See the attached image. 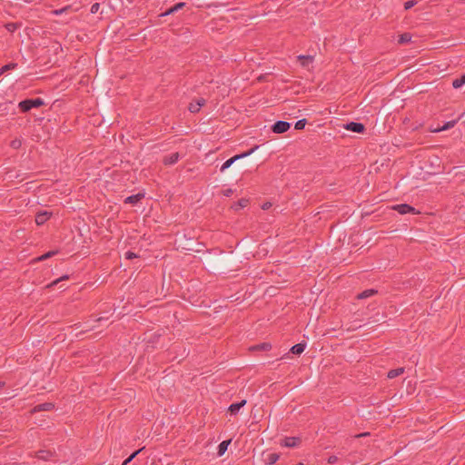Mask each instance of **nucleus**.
Segmentation results:
<instances>
[{"label": "nucleus", "instance_id": "1", "mask_svg": "<svg viewBox=\"0 0 465 465\" xmlns=\"http://www.w3.org/2000/svg\"><path fill=\"white\" fill-rule=\"evenodd\" d=\"M270 148L271 146L267 143L255 145L250 150L236 154L225 161L220 172H225L224 179L226 181L236 179L243 169L260 161Z\"/></svg>", "mask_w": 465, "mask_h": 465}, {"label": "nucleus", "instance_id": "2", "mask_svg": "<svg viewBox=\"0 0 465 465\" xmlns=\"http://www.w3.org/2000/svg\"><path fill=\"white\" fill-rule=\"evenodd\" d=\"M241 262L242 260L235 251H231L228 253L221 251L218 256L209 257L206 260L207 266L213 272L224 271Z\"/></svg>", "mask_w": 465, "mask_h": 465}, {"label": "nucleus", "instance_id": "3", "mask_svg": "<svg viewBox=\"0 0 465 465\" xmlns=\"http://www.w3.org/2000/svg\"><path fill=\"white\" fill-rule=\"evenodd\" d=\"M253 246L254 243L251 240L243 238L237 242L235 252L239 254L242 260H249L251 256H253Z\"/></svg>", "mask_w": 465, "mask_h": 465}, {"label": "nucleus", "instance_id": "4", "mask_svg": "<svg viewBox=\"0 0 465 465\" xmlns=\"http://www.w3.org/2000/svg\"><path fill=\"white\" fill-rule=\"evenodd\" d=\"M45 104L42 98L25 99L18 104V107L22 113H27L33 108H39Z\"/></svg>", "mask_w": 465, "mask_h": 465}, {"label": "nucleus", "instance_id": "5", "mask_svg": "<svg viewBox=\"0 0 465 465\" xmlns=\"http://www.w3.org/2000/svg\"><path fill=\"white\" fill-rule=\"evenodd\" d=\"M177 249L191 251L195 247L194 241L192 238H186L185 235H180L176 241Z\"/></svg>", "mask_w": 465, "mask_h": 465}, {"label": "nucleus", "instance_id": "6", "mask_svg": "<svg viewBox=\"0 0 465 465\" xmlns=\"http://www.w3.org/2000/svg\"><path fill=\"white\" fill-rule=\"evenodd\" d=\"M392 210L397 211L401 214L413 213L417 214L420 212L416 211L414 207L408 203L396 204L391 207Z\"/></svg>", "mask_w": 465, "mask_h": 465}, {"label": "nucleus", "instance_id": "7", "mask_svg": "<svg viewBox=\"0 0 465 465\" xmlns=\"http://www.w3.org/2000/svg\"><path fill=\"white\" fill-rule=\"evenodd\" d=\"M290 128L291 124L285 121H277L271 126V130L274 134H283Z\"/></svg>", "mask_w": 465, "mask_h": 465}, {"label": "nucleus", "instance_id": "8", "mask_svg": "<svg viewBox=\"0 0 465 465\" xmlns=\"http://www.w3.org/2000/svg\"><path fill=\"white\" fill-rule=\"evenodd\" d=\"M302 443V439L300 437H285L281 441V446L287 448H294L299 446Z\"/></svg>", "mask_w": 465, "mask_h": 465}, {"label": "nucleus", "instance_id": "9", "mask_svg": "<svg viewBox=\"0 0 465 465\" xmlns=\"http://www.w3.org/2000/svg\"><path fill=\"white\" fill-rule=\"evenodd\" d=\"M206 104V100L204 98H197V99H194L193 100L190 104H189V106H188V110L191 112V113H198L200 111V109L205 105Z\"/></svg>", "mask_w": 465, "mask_h": 465}, {"label": "nucleus", "instance_id": "10", "mask_svg": "<svg viewBox=\"0 0 465 465\" xmlns=\"http://www.w3.org/2000/svg\"><path fill=\"white\" fill-rule=\"evenodd\" d=\"M344 128L348 131L362 134L365 131V126L361 123L350 122L344 124Z\"/></svg>", "mask_w": 465, "mask_h": 465}, {"label": "nucleus", "instance_id": "11", "mask_svg": "<svg viewBox=\"0 0 465 465\" xmlns=\"http://www.w3.org/2000/svg\"><path fill=\"white\" fill-rule=\"evenodd\" d=\"M54 456V451H52L50 450H40L37 452H35V457L38 460H42L45 461L50 460Z\"/></svg>", "mask_w": 465, "mask_h": 465}, {"label": "nucleus", "instance_id": "12", "mask_svg": "<svg viewBox=\"0 0 465 465\" xmlns=\"http://www.w3.org/2000/svg\"><path fill=\"white\" fill-rule=\"evenodd\" d=\"M186 4L184 2H179L173 6L169 7L166 11L162 13L160 16H166L170 15H173L174 13L178 12L179 10L183 9Z\"/></svg>", "mask_w": 465, "mask_h": 465}, {"label": "nucleus", "instance_id": "13", "mask_svg": "<svg viewBox=\"0 0 465 465\" xmlns=\"http://www.w3.org/2000/svg\"><path fill=\"white\" fill-rule=\"evenodd\" d=\"M145 196L144 193H138L136 194L130 195L124 199V203H130L132 205L137 204Z\"/></svg>", "mask_w": 465, "mask_h": 465}, {"label": "nucleus", "instance_id": "14", "mask_svg": "<svg viewBox=\"0 0 465 465\" xmlns=\"http://www.w3.org/2000/svg\"><path fill=\"white\" fill-rule=\"evenodd\" d=\"M246 403H247L246 400H242L241 401L232 403L228 408V411L230 412L231 415H236L239 412V411L241 410V408L245 406Z\"/></svg>", "mask_w": 465, "mask_h": 465}, {"label": "nucleus", "instance_id": "15", "mask_svg": "<svg viewBox=\"0 0 465 465\" xmlns=\"http://www.w3.org/2000/svg\"><path fill=\"white\" fill-rule=\"evenodd\" d=\"M52 213L46 211L39 212L35 215V223L37 225L44 224L50 217Z\"/></svg>", "mask_w": 465, "mask_h": 465}, {"label": "nucleus", "instance_id": "16", "mask_svg": "<svg viewBox=\"0 0 465 465\" xmlns=\"http://www.w3.org/2000/svg\"><path fill=\"white\" fill-rule=\"evenodd\" d=\"M54 409V404L52 402H44L34 407V412L50 411Z\"/></svg>", "mask_w": 465, "mask_h": 465}, {"label": "nucleus", "instance_id": "17", "mask_svg": "<svg viewBox=\"0 0 465 465\" xmlns=\"http://www.w3.org/2000/svg\"><path fill=\"white\" fill-rule=\"evenodd\" d=\"M179 157H180L179 153H171V154L166 155V156L163 157V163L164 165L174 164V163H176L178 162Z\"/></svg>", "mask_w": 465, "mask_h": 465}, {"label": "nucleus", "instance_id": "18", "mask_svg": "<svg viewBox=\"0 0 465 465\" xmlns=\"http://www.w3.org/2000/svg\"><path fill=\"white\" fill-rule=\"evenodd\" d=\"M271 349H272V344H271V342H267V341L252 345L249 348V350L251 351H270Z\"/></svg>", "mask_w": 465, "mask_h": 465}, {"label": "nucleus", "instance_id": "19", "mask_svg": "<svg viewBox=\"0 0 465 465\" xmlns=\"http://www.w3.org/2000/svg\"><path fill=\"white\" fill-rule=\"evenodd\" d=\"M305 348H306V341H302V342H299V343L293 345L290 349V352H292V354H295V355H300L304 351Z\"/></svg>", "mask_w": 465, "mask_h": 465}, {"label": "nucleus", "instance_id": "20", "mask_svg": "<svg viewBox=\"0 0 465 465\" xmlns=\"http://www.w3.org/2000/svg\"><path fill=\"white\" fill-rule=\"evenodd\" d=\"M298 61L300 62L301 65L302 67L308 66L310 64L313 62V56L312 55H303L301 54L297 57Z\"/></svg>", "mask_w": 465, "mask_h": 465}, {"label": "nucleus", "instance_id": "21", "mask_svg": "<svg viewBox=\"0 0 465 465\" xmlns=\"http://www.w3.org/2000/svg\"><path fill=\"white\" fill-rule=\"evenodd\" d=\"M249 200L248 199H245V198H242L240 200H238L237 202H235L232 205V208L234 210V211H239L244 207H246L248 204H249Z\"/></svg>", "mask_w": 465, "mask_h": 465}, {"label": "nucleus", "instance_id": "22", "mask_svg": "<svg viewBox=\"0 0 465 465\" xmlns=\"http://www.w3.org/2000/svg\"><path fill=\"white\" fill-rule=\"evenodd\" d=\"M378 293V291L375 290V289H368V290H365L361 292H360L359 294H357L356 298L358 300H362V299H366V298H369L374 294Z\"/></svg>", "mask_w": 465, "mask_h": 465}, {"label": "nucleus", "instance_id": "23", "mask_svg": "<svg viewBox=\"0 0 465 465\" xmlns=\"http://www.w3.org/2000/svg\"><path fill=\"white\" fill-rule=\"evenodd\" d=\"M405 371V369L403 367H400L397 369H393L388 371L387 377L389 379H394L400 375H401Z\"/></svg>", "mask_w": 465, "mask_h": 465}, {"label": "nucleus", "instance_id": "24", "mask_svg": "<svg viewBox=\"0 0 465 465\" xmlns=\"http://www.w3.org/2000/svg\"><path fill=\"white\" fill-rule=\"evenodd\" d=\"M232 440H226L222 441L218 446V455L223 456L227 450L228 446L230 445Z\"/></svg>", "mask_w": 465, "mask_h": 465}, {"label": "nucleus", "instance_id": "25", "mask_svg": "<svg viewBox=\"0 0 465 465\" xmlns=\"http://www.w3.org/2000/svg\"><path fill=\"white\" fill-rule=\"evenodd\" d=\"M465 84V74H461L460 77L456 78L452 81V87L459 89Z\"/></svg>", "mask_w": 465, "mask_h": 465}, {"label": "nucleus", "instance_id": "26", "mask_svg": "<svg viewBox=\"0 0 465 465\" xmlns=\"http://www.w3.org/2000/svg\"><path fill=\"white\" fill-rule=\"evenodd\" d=\"M4 26L8 32L14 33L15 30H17L18 28H20L22 26V23L10 22V23H6Z\"/></svg>", "mask_w": 465, "mask_h": 465}, {"label": "nucleus", "instance_id": "27", "mask_svg": "<svg viewBox=\"0 0 465 465\" xmlns=\"http://www.w3.org/2000/svg\"><path fill=\"white\" fill-rule=\"evenodd\" d=\"M56 253H58V251L55 250V251H49L45 253H44L43 255L37 257L35 259V262H41V261H45L46 259H49L53 256H54Z\"/></svg>", "mask_w": 465, "mask_h": 465}, {"label": "nucleus", "instance_id": "28", "mask_svg": "<svg viewBox=\"0 0 465 465\" xmlns=\"http://www.w3.org/2000/svg\"><path fill=\"white\" fill-rule=\"evenodd\" d=\"M411 35L410 33H403L399 36L398 43L401 45L411 42Z\"/></svg>", "mask_w": 465, "mask_h": 465}, {"label": "nucleus", "instance_id": "29", "mask_svg": "<svg viewBox=\"0 0 465 465\" xmlns=\"http://www.w3.org/2000/svg\"><path fill=\"white\" fill-rule=\"evenodd\" d=\"M280 458V454L278 453H271L269 454L267 460H265V463L268 465L274 464Z\"/></svg>", "mask_w": 465, "mask_h": 465}, {"label": "nucleus", "instance_id": "30", "mask_svg": "<svg viewBox=\"0 0 465 465\" xmlns=\"http://www.w3.org/2000/svg\"><path fill=\"white\" fill-rule=\"evenodd\" d=\"M17 66V64L15 63H9L4 66H2L0 68V75L4 74L5 72L9 71V70H13L15 68H16Z\"/></svg>", "mask_w": 465, "mask_h": 465}, {"label": "nucleus", "instance_id": "31", "mask_svg": "<svg viewBox=\"0 0 465 465\" xmlns=\"http://www.w3.org/2000/svg\"><path fill=\"white\" fill-rule=\"evenodd\" d=\"M143 448L142 449H139L135 451H134L128 458H126L124 462L122 463V465H128V463H130L137 455L138 453H140L142 450H143Z\"/></svg>", "mask_w": 465, "mask_h": 465}, {"label": "nucleus", "instance_id": "32", "mask_svg": "<svg viewBox=\"0 0 465 465\" xmlns=\"http://www.w3.org/2000/svg\"><path fill=\"white\" fill-rule=\"evenodd\" d=\"M70 278V276L68 274H64L63 276H61L60 278L53 281L50 284H48L46 287L47 288H52L55 285H57L60 282L62 281H64V280H68Z\"/></svg>", "mask_w": 465, "mask_h": 465}, {"label": "nucleus", "instance_id": "33", "mask_svg": "<svg viewBox=\"0 0 465 465\" xmlns=\"http://www.w3.org/2000/svg\"><path fill=\"white\" fill-rule=\"evenodd\" d=\"M306 124H307V120L305 118L301 119L296 122L294 128H295V130H302V129H304Z\"/></svg>", "mask_w": 465, "mask_h": 465}, {"label": "nucleus", "instance_id": "34", "mask_svg": "<svg viewBox=\"0 0 465 465\" xmlns=\"http://www.w3.org/2000/svg\"><path fill=\"white\" fill-rule=\"evenodd\" d=\"M458 123V120H452L446 122L440 128V130H449L455 126V124Z\"/></svg>", "mask_w": 465, "mask_h": 465}, {"label": "nucleus", "instance_id": "35", "mask_svg": "<svg viewBox=\"0 0 465 465\" xmlns=\"http://www.w3.org/2000/svg\"><path fill=\"white\" fill-rule=\"evenodd\" d=\"M417 3H418L417 0H409V1L404 3V9L405 10H409L411 7H413L415 5H417Z\"/></svg>", "mask_w": 465, "mask_h": 465}, {"label": "nucleus", "instance_id": "36", "mask_svg": "<svg viewBox=\"0 0 465 465\" xmlns=\"http://www.w3.org/2000/svg\"><path fill=\"white\" fill-rule=\"evenodd\" d=\"M136 257H138V255L131 251L125 252V259L127 260H132Z\"/></svg>", "mask_w": 465, "mask_h": 465}, {"label": "nucleus", "instance_id": "37", "mask_svg": "<svg viewBox=\"0 0 465 465\" xmlns=\"http://www.w3.org/2000/svg\"><path fill=\"white\" fill-rule=\"evenodd\" d=\"M99 8H100V4L99 3H94L91 6V13L92 14H96L98 12Z\"/></svg>", "mask_w": 465, "mask_h": 465}, {"label": "nucleus", "instance_id": "38", "mask_svg": "<svg viewBox=\"0 0 465 465\" xmlns=\"http://www.w3.org/2000/svg\"><path fill=\"white\" fill-rule=\"evenodd\" d=\"M453 170H457L456 174H458V173H463V172H465V166H464V165H460V166H454V167H453Z\"/></svg>", "mask_w": 465, "mask_h": 465}, {"label": "nucleus", "instance_id": "39", "mask_svg": "<svg viewBox=\"0 0 465 465\" xmlns=\"http://www.w3.org/2000/svg\"><path fill=\"white\" fill-rule=\"evenodd\" d=\"M337 460H338V458L335 455H331L328 458V463H330V464H333V463L337 462Z\"/></svg>", "mask_w": 465, "mask_h": 465}, {"label": "nucleus", "instance_id": "40", "mask_svg": "<svg viewBox=\"0 0 465 465\" xmlns=\"http://www.w3.org/2000/svg\"><path fill=\"white\" fill-rule=\"evenodd\" d=\"M20 145H21V142L19 140H14L11 143V146L13 148H18V147H20Z\"/></svg>", "mask_w": 465, "mask_h": 465}, {"label": "nucleus", "instance_id": "41", "mask_svg": "<svg viewBox=\"0 0 465 465\" xmlns=\"http://www.w3.org/2000/svg\"><path fill=\"white\" fill-rule=\"evenodd\" d=\"M272 203L270 202H265L263 203V204L262 205V210H269L271 207H272Z\"/></svg>", "mask_w": 465, "mask_h": 465}, {"label": "nucleus", "instance_id": "42", "mask_svg": "<svg viewBox=\"0 0 465 465\" xmlns=\"http://www.w3.org/2000/svg\"><path fill=\"white\" fill-rule=\"evenodd\" d=\"M232 193H233V190L231 188L223 191V195L227 196V197L231 196Z\"/></svg>", "mask_w": 465, "mask_h": 465}, {"label": "nucleus", "instance_id": "43", "mask_svg": "<svg viewBox=\"0 0 465 465\" xmlns=\"http://www.w3.org/2000/svg\"><path fill=\"white\" fill-rule=\"evenodd\" d=\"M370 435H371L370 432H362V433H360V434H356L354 436V438L359 439V438L367 437V436H370Z\"/></svg>", "mask_w": 465, "mask_h": 465}, {"label": "nucleus", "instance_id": "44", "mask_svg": "<svg viewBox=\"0 0 465 465\" xmlns=\"http://www.w3.org/2000/svg\"><path fill=\"white\" fill-rule=\"evenodd\" d=\"M5 385V381H0V388L4 387Z\"/></svg>", "mask_w": 465, "mask_h": 465}, {"label": "nucleus", "instance_id": "45", "mask_svg": "<svg viewBox=\"0 0 465 465\" xmlns=\"http://www.w3.org/2000/svg\"><path fill=\"white\" fill-rule=\"evenodd\" d=\"M295 465H304V464L302 462H299V463H297Z\"/></svg>", "mask_w": 465, "mask_h": 465}, {"label": "nucleus", "instance_id": "46", "mask_svg": "<svg viewBox=\"0 0 465 465\" xmlns=\"http://www.w3.org/2000/svg\"><path fill=\"white\" fill-rule=\"evenodd\" d=\"M376 465H381V462H378Z\"/></svg>", "mask_w": 465, "mask_h": 465}]
</instances>
